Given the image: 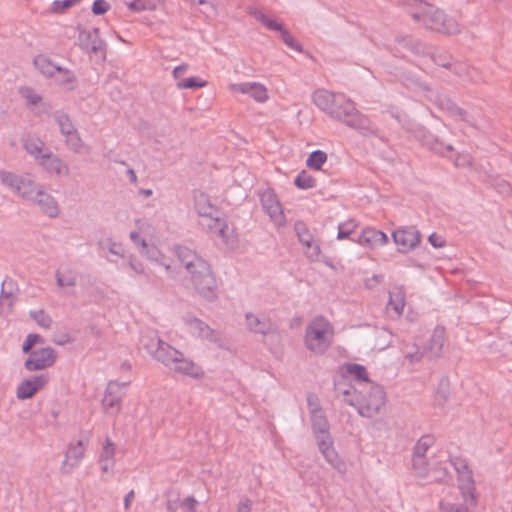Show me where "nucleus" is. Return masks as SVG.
<instances>
[{
	"mask_svg": "<svg viewBox=\"0 0 512 512\" xmlns=\"http://www.w3.org/2000/svg\"><path fill=\"white\" fill-rule=\"evenodd\" d=\"M250 15L254 17L258 22L262 23L267 29L273 30V31H279L281 30V27L283 26L281 23L276 21L274 18H271L267 16L263 11L253 9L250 10Z\"/></svg>",
	"mask_w": 512,
	"mask_h": 512,
	"instance_id": "31",
	"label": "nucleus"
},
{
	"mask_svg": "<svg viewBox=\"0 0 512 512\" xmlns=\"http://www.w3.org/2000/svg\"><path fill=\"white\" fill-rule=\"evenodd\" d=\"M53 78H55V81L59 85L68 89L72 88L75 83L74 74L71 71L63 69L61 67H59V71H57L56 76H54Z\"/></svg>",
	"mask_w": 512,
	"mask_h": 512,
	"instance_id": "37",
	"label": "nucleus"
},
{
	"mask_svg": "<svg viewBox=\"0 0 512 512\" xmlns=\"http://www.w3.org/2000/svg\"><path fill=\"white\" fill-rule=\"evenodd\" d=\"M1 179L4 184L15 189L21 195H23L25 197H32L33 184L30 181L20 179L17 176H15L9 172H3L1 174Z\"/></svg>",
	"mask_w": 512,
	"mask_h": 512,
	"instance_id": "17",
	"label": "nucleus"
},
{
	"mask_svg": "<svg viewBox=\"0 0 512 512\" xmlns=\"http://www.w3.org/2000/svg\"><path fill=\"white\" fill-rule=\"evenodd\" d=\"M85 448L82 443H77L75 446L69 448L66 458L63 462L62 469L66 473H70L76 468L84 457Z\"/></svg>",
	"mask_w": 512,
	"mask_h": 512,
	"instance_id": "21",
	"label": "nucleus"
},
{
	"mask_svg": "<svg viewBox=\"0 0 512 512\" xmlns=\"http://www.w3.org/2000/svg\"><path fill=\"white\" fill-rule=\"evenodd\" d=\"M178 254L186 268L192 273V280L197 289L204 295L211 292L215 286V279L207 263L199 259L188 248H180Z\"/></svg>",
	"mask_w": 512,
	"mask_h": 512,
	"instance_id": "2",
	"label": "nucleus"
},
{
	"mask_svg": "<svg viewBox=\"0 0 512 512\" xmlns=\"http://www.w3.org/2000/svg\"><path fill=\"white\" fill-rule=\"evenodd\" d=\"M334 328L323 317L313 319L306 328L305 346L314 353H324L332 344Z\"/></svg>",
	"mask_w": 512,
	"mask_h": 512,
	"instance_id": "3",
	"label": "nucleus"
},
{
	"mask_svg": "<svg viewBox=\"0 0 512 512\" xmlns=\"http://www.w3.org/2000/svg\"><path fill=\"white\" fill-rule=\"evenodd\" d=\"M358 226V222L352 218L339 223L337 239L344 240L349 238V236L356 231Z\"/></svg>",
	"mask_w": 512,
	"mask_h": 512,
	"instance_id": "33",
	"label": "nucleus"
},
{
	"mask_svg": "<svg viewBox=\"0 0 512 512\" xmlns=\"http://www.w3.org/2000/svg\"><path fill=\"white\" fill-rule=\"evenodd\" d=\"M158 347L153 352V356L160 362H162L165 366L171 369V367L176 363L182 353L169 344L158 340Z\"/></svg>",
	"mask_w": 512,
	"mask_h": 512,
	"instance_id": "16",
	"label": "nucleus"
},
{
	"mask_svg": "<svg viewBox=\"0 0 512 512\" xmlns=\"http://www.w3.org/2000/svg\"><path fill=\"white\" fill-rule=\"evenodd\" d=\"M111 8L107 0H95L92 4V12L95 15H103Z\"/></svg>",
	"mask_w": 512,
	"mask_h": 512,
	"instance_id": "45",
	"label": "nucleus"
},
{
	"mask_svg": "<svg viewBox=\"0 0 512 512\" xmlns=\"http://www.w3.org/2000/svg\"><path fill=\"white\" fill-rule=\"evenodd\" d=\"M432 443V438L428 436L418 440L414 448L413 468L419 477H430L432 480L442 481L448 475L446 463L438 466L436 462H433L429 464L431 467L428 469L424 459V455Z\"/></svg>",
	"mask_w": 512,
	"mask_h": 512,
	"instance_id": "4",
	"label": "nucleus"
},
{
	"mask_svg": "<svg viewBox=\"0 0 512 512\" xmlns=\"http://www.w3.org/2000/svg\"><path fill=\"white\" fill-rule=\"evenodd\" d=\"M58 123L61 129V132L67 137L68 144L77 149L80 144V138L78 137L76 131L74 130L73 124L66 116H60L58 118Z\"/></svg>",
	"mask_w": 512,
	"mask_h": 512,
	"instance_id": "24",
	"label": "nucleus"
},
{
	"mask_svg": "<svg viewBox=\"0 0 512 512\" xmlns=\"http://www.w3.org/2000/svg\"><path fill=\"white\" fill-rule=\"evenodd\" d=\"M228 89L233 94L249 95L257 103H266L269 100L267 87L259 82L231 83Z\"/></svg>",
	"mask_w": 512,
	"mask_h": 512,
	"instance_id": "9",
	"label": "nucleus"
},
{
	"mask_svg": "<svg viewBox=\"0 0 512 512\" xmlns=\"http://www.w3.org/2000/svg\"><path fill=\"white\" fill-rule=\"evenodd\" d=\"M166 0H133L126 3L129 10L133 12L163 10Z\"/></svg>",
	"mask_w": 512,
	"mask_h": 512,
	"instance_id": "23",
	"label": "nucleus"
},
{
	"mask_svg": "<svg viewBox=\"0 0 512 512\" xmlns=\"http://www.w3.org/2000/svg\"><path fill=\"white\" fill-rule=\"evenodd\" d=\"M405 291L402 287H394L390 291L389 302L387 305L388 310H392L394 315L399 317L402 315L405 308Z\"/></svg>",
	"mask_w": 512,
	"mask_h": 512,
	"instance_id": "22",
	"label": "nucleus"
},
{
	"mask_svg": "<svg viewBox=\"0 0 512 512\" xmlns=\"http://www.w3.org/2000/svg\"><path fill=\"white\" fill-rule=\"evenodd\" d=\"M42 342L43 340L39 335L30 334L23 344V352H30L29 358L25 362V367L29 371L47 368L55 362V354L51 348L43 347L38 350H32L35 345Z\"/></svg>",
	"mask_w": 512,
	"mask_h": 512,
	"instance_id": "6",
	"label": "nucleus"
},
{
	"mask_svg": "<svg viewBox=\"0 0 512 512\" xmlns=\"http://www.w3.org/2000/svg\"><path fill=\"white\" fill-rule=\"evenodd\" d=\"M296 229L299 240L306 249V253L312 258L318 257L321 250L309 229L304 224H298Z\"/></svg>",
	"mask_w": 512,
	"mask_h": 512,
	"instance_id": "18",
	"label": "nucleus"
},
{
	"mask_svg": "<svg viewBox=\"0 0 512 512\" xmlns=\"http://www.w3.org/2000/svg\"><path fill=\"white\" fill-rule=\"evenodd\" d=\"M188 68V64H181L179 66H176L172 72L174 79H176L177 82L180 81V79H184L183 76L188 71Z\"/></svg>",
	"mask_w": 512,
	"mask_h": 512,
	"instance_id": "50",
	"label": "nucleus"
},
{
	"mask_svg": "<svg viewBox=\"0 0 512 512\" xmlns=\"http://www.w3.org/2000/svg\"><path fill=\"white\" fill-rule=\"evenodd\" d=\"M171 370L193 378H200L204 375L202 368L190 359L185 358L183 354L171 367Z\"/></svg>",
	"mask_w": 512,
	"mask_h": 512,
	"instance_id": "20",
	"label": "nucleus"
},
{
	"mask_svg": "<svg viewBox=\"0 0 512 512\" xmlns=\"http://www.w3.org/2000/svg\"><path fill=\"white\" fill-rule=\"evenodd\" d=\"M442 507L447 512H467L466 507H464L462 504L453 503L448 498L443 500Z\"/></svg>",
	"mask_w": 512,
	"mask_h": 512,
	"instance_id": "46",
	"label": "nucleus"
},
{
	"mask_svg": "<svg viewBox=\"0 0 512 512\" xmlns=\"http://www.w3.org/2000/svg\"><path fill=\"white\" fill-rule=\"evenodd\" d=\"M121 393L118 384L110 383L105 391L102 405L106 413L117 414L121 409Z\"/></svg>",
	"mask_w": 512,
	"mask_h": 512,
	"instance_id": "15",
	"label": "nucleus"
},
{
	"mask_svg": "<svg viewBox=\"0 0 512 512\" xmlns=\"http://www.w3.org/2000/svg\"><path fill=\"white\" fill-rule=\"evenodd\" d=\"M128 173L130 175L131 181L135 183L137 181V176H136L135 172L133 170H129Z\"/></svg>",
	"mask_w": 512,
	"mask_h": 512,
	"instance_id": "56",
	"label": "nucleus"
},
{
	"mask_svg": "<svg viewBox=\"0 0 512 512\" xmlns=\"http://www.w3.org/2000/svg\"><path fill=\"white\" fill-rule=\"evenodd\" d=\"M309 406L312 412L313 426L321 433V439L319 440L320 450L332 465L338 467L340 464L338 455L332 447L330 437L325 434L327 430V422L321 414V411L318 410V404L312 401L311 398L309 399Z\"/></svg>",
	"mask_w": 512,
	"mask_h": 512,
	"instance_id": "7",
	"label": "nucleus"
},
{
	"mask_svg": "<svg viewBox=\"0 0 512 512\" xmlns=\"http://www.w3.org/2000/svg\"><path fill=\"white\" fill-rule=\"evenodd\" d=\"M74 281H75V278L73 276H69L66 279V278H64V274H62V273L58 274V284L60 286L73 285Z\"/></svg>",
	"mask_w": 512,
	"mask_h": 512,
	"instance_id": "51",
	"label": "nucleus"
},
{
	"mask_svg": "<svg viewBox=\"0 0 512 512\" xmlns=\"http://www.w3.org/2000/svg\"><path fill=\"white\" fill-rule=\"evenodd\" d=\"M384 405V393L379 388H373L359 402V412L367 417L373 416Z\"/></svg>",
	"mask_w": 512,
	"mask_h": 512,
	"instance_id": "11",
	"label": "nucleus"
},
{
	"mask_svg": "<svg viewBox=\"0 0 512 512\" xmlns=\"http://www.w3.org/2000/svg\"><path fill=\"white\" fill-rule=\"evenodd\" d=\"M167 509L169 512H176L177 506L171 500H169Z\"/></svg>",
	"mask_w": 512,
	"mask_h": 512,
	"instance_id": "55",
	"label": "nucleus"
},
{
	"mask_svg": "<svg viewBox=\"0 0 512 512\" xmlns=\"http://www.w3.org/2000/svg\"><path fill=\"white\" fill-rule=\"evenodd\" d=\"M116 447L113 442L107 439L102 447L99 458L100 467L103 473H111L115 467Z\"/></svg>",
	"mask_w": 512,
	"mask_h": 512,
	"instance_id": "19",
	"label": "nucleus"
},
{
	"mask_svg": "<svg viewBox=\"0 0 512 512\" xmlns=\"http://www.w3.org/2000/svg\"><path fill=\"white\" fill-rule=\"evenodd\" d=\"M20 94L26 100L28 105H37L41 102V96L29 87L21 88Z\"/></svg>",
	"mask_w": 512,
	"mask_h": 512,
	"instance_id": "41",
	"label": "nucleus"
},
{
	"mask_svg": "<svg viewBox=\"0 0 512 512\" xmlns=\"http://www.w3.org/2000/svg\"><path fill=\"white\" fill-rule=\"evenodd\" d=\"M411 14L428 29L444 34H455L460 31V26L454 18L429 3L415 1Z\"/></svg>",
	"mask_w": 512,
	"mask_h": 512,
	"instance_id": "1",
	"label": "nucleus"
},
{
	"mask_svg": "<svg viewBox=\"0 0 512 512\" xmlns=\"http://www.w3.org/2000/svg\"><path fill=\"white\" fill-rule=\"evenodd\" d=\"M454 163L458 167H468L472 164V157L469 153H458L454 159Z\"/></svg>",
	"mask_w": 512,
	"mask_h": 512,
	"instance_id": "47",
	"label": "nucleus"
},
{
	"mask_svg": "<svg viewBox=\"0 0 512 512\" xmlns=\"http://www.w3.org/2000/svg\"><path fill=\"white\" fill-rule=\"evenodd\" d=\"M207 85L208 82L206 80L196 76L180 79V81L176 83L178 89H198L204 88Z\"/></svg>",
	"mask_w": 512,
	"mask_h": 512,
	"instance_id": "36",
	"label": "nucleus"
},
{
	"mask_svg": "<svg viewBox=\"0 0 512 512\" xmlns=\"http://www.w3.org/2000/svg\"><path fill=\"white\" fill-rule=\"evenodd\" d=\"M141 193L145 196H151L152 195V190H142Z\"/></svg>",
	"mask_w": 512,
	"mask_h": 512,
	"instance_id": "57",
	"label": "nucleus"
},
{
	"mask_svg": "<svg viewBox=\"0 0 512 512\" xmlns=\"http://www.w3.org/2000/svg\"><path fill=\"white\" fill-rule=\"evenodd\" d=\"M248 327L250 330L257 332V333H266L270 331L271 325L268 322H262L260 321L256 316L253 315H247L246 316Z\"/></svg>",
	"mask_w": 512,
	"mask_h": 512,
	"instance_id": "38",
	"label": "nucleus"
},
{
	"mask_svg": "<svg viewBox=\"0 0 512 512\" xmlns=\"http://www.w3.org/2000/svg\"><path fill=\"white\" fill-rule=\"evenodd\" d=\"M349 373L358 380H367L366 370L359 365H352L348 368Z\"/></svg>",
	"mask_w": 512,
	"mask_h": 512,
	"instance_id": "48",
	"label": "nucleus"
},
{
	"mask_svg": "<svg viewBox=\"0 0 512 512\" xmlns=\"http://www.w3.org/2000/svg\"><path fill=\"white\" fill-rule=\"evenodd\" d=\"M81 43L87 50L96 52L102 46V40L100 39L99 31L95 29L93 32L82 34Z\"/></svg>",
	"mask_w": 512,
	"mask_h": 512,
	"instance_id": "30",
	"label": "nucleus"
},
{
	"mask_svg": "<svg viewBox=\"0 0 512 512\" xmlns=\"http://www.w3.org/2000/svg\"><path fill=\"white\" fill-rule=\"evenodd\" d=\"M182 512H202L200 502L194 496H186L180 500Z\"/></svg>",
	"mask_w": 512,
	"mask_h": 512,
	"instance_id": "39",
	"label": "nucleus"
},
{
	"mask_svg": "<svg viewBox=\"0 0 512 512\" xmlns=\"http://www.w3.org/2000/svg\"><path fill=\"white\" fill-rule=\"evenodd\" d=\"M30 315L40 327L48 328L51 324L50 317L42 310L32 311Z\"/></svg>",
	"mask_w": 512,
	"mask_h": 512,
	"instance_id": "43",
	"label": "nucleus"
},
{
	"mask_svg": "<svg viewBox=\"0 0 512 512\" xmlns=\"http://www.w3.org/2000/svg\"><path fill=\"white\" fill-rule=\"evenodd\" d=\"M392 238L397 250L400 253H408L416 248L421 242V235L418 230L410 227H401L392 233Z\"/></svg>",
	"mask_w": 512,
	"mask_h": 512,
	"instance_id": "10",
	"label": "nucleus"
},
{
	"mask_svg": "<svg viewBox=\"0 0 512 512\" xmlns=\"http://www.w3.org/2000/svg\"><path fill=\"white\" fill-rule=\"evenodd\" d=\"M429 243L435 248H442L445 246V240L441 235L432 233L428 238Z\"/></svg>",
	"mask_w": 512,
	"mask_h": 512,
	"instance_id": "49",
	"label": "nucleus"
},
{
	"mask_svg": "<svg viewBox=\"0 0 512 512\" xmlns=\"http://www.w3.org/2000/svg\"><path fill=\"white\" fill-rule=\"evenodd\" d=\"M328 156L322 150H315L308 156L306 165L313 170H321L322 166L327 162Z\"/></svg>",
	"mask_w": 512,
	"mask_h": 512,
	"instance_id": "32",
	"label": "nucleus"
},
{
	"mask_svg": "<svg viewBox=\"0 0 512 512\" xmlns=\"http://www.w3.org/2000/svg\"><path fill=\"white\" fill-rule=\"evenodd\" d=\"M14 305V296L10 293L1 291L0 294V315L5 316L12 311Z\"/></svg>",
	"mask_w": 512,
	"mask_h": 512,
	"instance_id": "40",
	"label": "nucleus"
},
{
	"mask_svg": "<svg viewBox=\"0 0 512 512\" xmlns=\"http://www.w3.org/2000/svg\"><path fill=\"white\" fill-rule=\"evenodd\" d=\"M458 473L460 474L461 481H462V488H464L470 496H472V492L474 490V483L472 479V472L470 469L466 466V464H463L461 468H456Z\"/></svg>",
	"mask_w": 512,
	"mask_h": 512,
	"instance_id": "35",
	"label": "nucleus"
},
{
	"mask_svg": "<svg viewBox=\"0 0 512 512\" xmlns=\"http://www.w3.org/2000/svg\"><path fill=\"white\" fill-rule=\"evenodd\" d=\"M130 237H131V239H132L135 243L140 244V245H142L143 247H145V246H146L145 242H144L143 240H141V239H140V236H139V234H138V233H136V232H132V233L130 234Z\"/></svg>",
	"mask_w": 512,
	"mask_h": 512,
	"instance_id": "54",
	"label": "nucleus"
},
{
	"mask_svg": "<svg viewBox=\"0 0 512 512\" xmlns=\"http://www.w3.org/2000/svg\"><path fill=\"white\" fill-rule=\"evenodd\" d=\"M262 201L271 218L278 224H281L283 222L284 216L281 205L276 200L275 196L271 193L266 194L264 195Z\"/></svg>",
	"mask_w": 512,
	"mask_h": 512,
	"instance_id": "25",
	"label": "nucleus"
},
{
	"mask_svg": "<svg viewBox=\"0 0 512 512\" xmlns=\"http://www.w3.org/2000/svg\"><path fill=\"white\" fill-rule=\"evenodd\" d=\"M195 207L198 214L203 218V225H206L215 234L225 237L228 229L225 219L222 217L221 211L211 204L209 197L200 193L195 199Z\"/></svg>",
	"mask_w": 512,
	"mask_h": 512,
	"instance_id": "5",
	"label": "nucleus"
},
{
	"mask_svg": "<svg viewBox=\"0 0 512 512\" xmlns=\"http://www.w3.org/2000/svg\"><path fill=\"white\" fill-rule=\"evenodd\" d=\"M237 512H251V502L248 500L240 502L237 507Z\"/></svg>",
	"mask_w": 512,
	"mask_h": 512,
	"instance_id": "52",
	"label": "nucleus"
},
{
	"mask_svg": "<svg viewBox=\"0 0 512 512\" xmlns=\"http://www.w3.org/2000/svg\"><path fill=\"white\" fill-rule=\"evenodd\" d=\"M332 117L354 128L363 127L366 123V119L357 111L354 103L344 95H339Z\"/></svg>",
	"mask_w": 512,
	"mask_h": 512,
	"instance_id": "8",
	"label": "nucleus"
},
{
	"mask_svg": "<svg viewBox=\"0 0 512 512\" xmlns=\"http://www.w3.org/2000/svg\"><path fill=\"white\" fill-rule=\"evenodd\" d=\"M279 32L281 33L282 40L287 46L296 51H301V46L299 45V43L283 26L281 27V30H279Z\"/></svg>",
	"mask_w": 512,
	"mask_h": 512,
	"instance_id": "44",
	"label": "nucleus"
},
{
	"mask_svg": "<svg viewBox=\"0 0 512 512\" xmlns=\"http://www.w3.org/2000/svg\"><path fill=\"white\" fill-rule=\"evenodd\" d=\"M47 382V378L43 375L22 381L16 390L17 398L20 400L32 398Z\"/></svg>",
	"mask_w": 512,
	"mask_h": 512,
	"instance_id": "13",
	"label": "nucleus"
},
{
	"mask_svg": "<svg viewBox=\"0 0 512 512\" xmlns=\"http://www.w3.org/2000/svg\"><path fill=\"white\" fill-rule=\"evenodd\" d=\"M35 68L46 77L56 76L59 71V66L52 62V60L45 55H38L34 58Z\"/></svg>",
	"mask_w": 512,
	"mask_h": 512,
	"instance_id": "26",
	"label": "nucleus"
},
{
	"mask_svg": "<svg viewBox=\"0 0 512 512\" xmlns=\"http://www.w3.org/2000/svg\"><path fill=\"white\" fill-rule=\"evenodd\" d=\"M25 148L27 152L36 160H39V162L42 161L43 154H48L43 142L38 138L28 137L25 141Z\"/></svg>",
	"mask_w": 512,
	"mask_h": 512,
	"instance_id": "27",
	"label": "nucleus"
},
{
	"mask_svg": "<svg viewBox=\"0 0 512 512\" xmlns=\"http://www.w3.org/2000/svg\"><path fill=\"white\" fill-rule=\"evenodd\" d=\"M37 202L42 207L44 213H46L50 217H54L58 214V207L54 201V199L41 192H37Z\"/></svg>",
	"mask_w": 512,
	"mask_h": 512,
	"instance_id": "28",
	"label": "nucleus"
},
{
	"mask_svg": "<svg viewBox=\"0 0 512 512\" xmlns=\"http://www.w3.org/2000/svg\"><path fill=\"white\" fill-rule=\"evenodd\" d=\"M134 499V491H130L126 496H125V499H124V507H125V510H129L130 506H131V503Z\"/></svg>",
	"mask_w": 512,
	"mask_h": 512,
	"instance_id": "53",
	"label": "nucleus"
},
{
	"mask_svg": "<svg viewBox=\"0 0 512 512\" xmlns=\"http://www.w3.org/2000/svg\"><path fill=\"white\" fill-rule=\"evenodd\" d=\"M79 0H55L52 3L51 10L54 13H63L65 10L77 5Z\"/></svg>",
	"mask_w": 512,
	"mask_h": 512,
	"instance_id": "42",
	"label": "nucleus"
},
{
	"mask_svg": "<svg viewBox=\"0 0 512 512\" xmlns=\"http://www.w3.org/2000/svg\"><path fill=\"white\" fill-rule=\"evenodd\" d=\"M294 184L297 188L307 190L315 187L316 179L306 170H302L295 178Z\"/></svg>",
	"mask_w": 512,
	"mask_h": 512,
	"instance_id": "34",
	"label": "nucleus"
},
{
	"mask_svg": "<svg viewBox=\"0 0 512 512\" xmlns=\"http://www.w3.org/2000/svg\"><path fill=\"white\" fill-rule=\"evenodd\" d=\"M388 236L373 227H365L358 236L356 243L369 249H375L388 244Z\"/></svg>",
	"mask_w": 512,
	"mask_h": 512,
	"instance_id": "12",
	"label": "nucleus"
},
{
	"mask_svg": "<svg viewBox=\"0 0 512 512\" xmlns=\"http://www.w3.org/2000/svg\"><path fill=\"white\" fill-rule=\"evenodd\" d=\"M340 94H334L325 89H318L312 95L313 103L322 111L326 112L332 117L333 110H335Z\"/></svg>",
	"mask_w": 512,
	"mask_h": 512,
	"instance_id": "14",
	"label": "nucleus"
},
{
	"mask_svg": "<svg viewBox=\"0 0 512 512\" xmlns=\"http://www.w3.org/2000/svg\"><path fill=\"white\" fill-rule=\"evenodd\" d=\"M49 172L56 174L67 173V167L57 158H52L50 154H43L40 162Z\"/></svg>",
	"mask_w": 512,
	"mask_h": 512,
	"instance_id": "29",
	"label": "nucleus"
}]
</instances>
